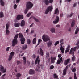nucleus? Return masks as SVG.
I'll list each match as a JSON object with an SVG mask.
<instances>
[{"mask_svg": "<svg viewBox=\"0 0 79 79\" xmlns=\"http://www.w3.org/2000/svg\"><path fill=\"white\" fill-rule=\"evenodd\" d=\"M9 27V24L8 23L6 24V34L7 35H9L10 33V31L8 30Z\"/></svg>", "mask_w": 79, "mask_h": 79, "instance_id": "0eeeda50", "label": "nucleus"}, {"mask_svg": "<svg viewBox=\"0 0 79 79\" xmlns=\"http://www.w3.org/2000/svg\"><path fill=\"white\" fill-rule=\"evenodd\" d=\"M36 42V38H35L33 39L32 41V43L33 44H35Z\"/></svg>", "mask_w": 79, "mask_h": 79, "instance_id": "5701e85b", "label": "nucleus"}, {"mask_svg": "<svg viewBox=\"0 0 79 79\" xmlns=\"http://www.w3.org/2000/svg\"><path fill=\"white\" fill-rule=\"evenodd\" d=\"M31 13H28L27 15V17H29L31 16Z\"/></svg>", "mask_w": 79, "mask_h": 79, "instance_id": "37998d69", "label": "nucleus"}, {"mask_svg": "<svg viewBox=\"0 0 79 79\" xmlns=\"http://www.w3.org/2000/svg\"><path fill=\"white\" fill-rule=\"evenodd\" d=\"M53 0H49V3H52L53 2Z\"/></svg>", "mask_w": 79, "mask_h": 79, "instance_id": "603ef678", "label": "nucleus"}, {"mask_svg": "<svg viewBox=\"0 0 79 79\" xmlns=\"http://www.w3.org/2000/svg\"><path fill=\"white\" fill-rule=\"evenodd\" d=\"M10 47H7V48H6V52L9 51L10 49Z\"/></svg>", "mask_w": 79, "mask_h": 79, "instance_id": "c03bdc74", "label": "nucleus"}, {"mask_svg": "<svg viewBox=\"0 0 79 79\" xmlns=\"http://www.w3.org/2000/svg\"><path fill=\"white\" fill-rule=\"evenodd\" d=\"M60 49L62 54H64L65 52V48L62 46H61Z\"/></svg>", "mask_w": 79, "mask_h": 79, "instance_id": "f3484780", "label": "nucleus"}, {"mask_svg": "<svg viewBox=\"0 0 79 79\" xmlns=\"http://www.w3.org/2000/svg\"><path fill=\"white\" fill-rule=\"evenodd\" d=\"M72 15H73V13H71V14L69 15V17H71L72 16Z\"/></svg>", "mask_w": 79, "mask_h": 79, "instance_id": "6e6d98bb", "label": "nucleus"}, {"mask_svg": "<svg viewBox=\"0 0 79 79\" xmlns=\"http://www.w3.org/2000/svg\"><path fill=\"white\" fill-rule=\"evenodd\" d=\"M39 69H40V68H38V67H37L36 68V69H35V71H39Z\"/></svg>", "mask_w": 79, "mask_h": 79, "instance_id": "a18cd8bd", "label": "nucleus"}, {"mask_svg": "<svg viewBox=\"0 0 79 79\" xmlns=\"http://www.w3.org/2000/svg\"><path fill=\"white\" fill-rule=\"evenodd\" d=\"M40 50V55L42 56H44V52L42 49L41 48H40L39 49Z\"/></svg>", "mask_w": 79, "mask_h": 79, "instance_id": "a211bd4d", "label": "nucleus"}, {"mask_svg": "<svg viewBox=\"0 0 79 79\" xmlns=\"http://www.w3.org/2000/svg\"><path fill=\"white\" fill-rule=\"evenodd\" d=\"M72 70L73 72H75L76 71V69L75 67H74L72 69Z\"/></svg>", "mask_w": 79, "mask_h": 79, "instance_id": "e433bc0d", "label": "nucleus"}, {"mask_svg": "<svg viewBox=\"0 0 79 79\" xmlns=\"http://www.w3.org/2000/svg\"><path fill=\"white\" fill-rule=\"evenodd\" d=\"M14 26L15 27H19L20 23H15L14 24Z\"/></svg>", "mask_w": 79, "mask_h": 79, "instance_id": "6ab92c4d", "label": "nucleus"}, {"mask_svg": "<svg viewBox=\"0 0 79 79\" xmlns=\"http://www.w3.org/2000/svg\"><path fill=\"white\" fill-rule=\"evenodd\" d=\"M20 61H18L17 62V65H19L20 64Z\"/></svg>", "mask_w": 79, "mask_h": 79, "instance_id": "5fc2aeb1", "label": "nucleus"}, {"mask_svg": "<svg viewBox=\"0 0 79 79\" xmlns=\"http://www.w3.org/2000/svg\"><path fill=\"white\" fill-rule=\"evenodd\" d=\"M70 45H68L67 48V49H70Z\"/></svg>", "mask_w": 79, "mask_h": 79, "instance_id": "680f3d73", "label": "nucleus"}, {"mask_svg": "<svg viewBox=\"0 0 79 79\" xmlns=\"http://www.w3.org/2000/svg\"><path fill=\"white\" fill-rule=\"evenodd\" d=\"M74 78L77 77L76 74V73H74Z\"/></svg>", "mask_w": 79, "mask_h": 79, "instance_id": "3c124183", "label": "nucleus"}, {"mask_svg": "<svg viewBox=\"0 0 79 79\" xmlns=\"http://www.w3.org/2000/svg\"><path fill=\"white\" fill-rule=\"evenodd\" d=\"M77 47H75L73 48V50L74 51H76L77 49Z\"/></svg>", "mask_w": 79, "mask_h": 79, "instance_id": "09e8293b", "label": "nucleus"}, {"mask_svg": "<svg viewBox=\"0 0 79 79\" xmlns=\"http://www.w3.org/2000/svg\"><path fill=\"white\" fill-rule=\"evenodd\" d=\"M23 63H24V64H25L26 62V58L25 57H23Z\"/></svg>", "mask_w": 79, "mask_h": 79, "instance_id": "7c9ffc66", "label": "nucleus"}, {"mask_svg": "<svg viewBox=\"0 0 79 79\" xmlns=\"http://www.w3.org/2000/svg\"><path fill=\"white\" fill-rule=\"evenodd\" d=\"M6 68L4 69V67L2 66V65H0V70L2 73H5L6 71Z\"/></svg>", "mask_w": 79, "mask_h": 79, "instance_id": "6e6552de", "label": "nucleus"}, {"mask_svg": "<svg viewBox=\"0 0 79 79\" xmlns=\"http://www.w3.org/2000/svg\"><path fill=\"white\" fill-rule=\"evenodd\" d=\"M59 11L58 10V8H56V10H55V12L54 14H57L58 13H59Z\"/></svg>", "mask_w": 79, "mask_h": 79, "instance_id": "2f4dec72", "label": "nucleus"}, {"mask_svg": "<svg viewBox=\"0 0 79 79\" xmlns=\"http://www.w3.org/2000/svg\"><path fill=\"white\" fill-rule=\"evenodd\" d=\"M32 18L36 22H38L39 21L38 19L36 18L35 17L33 16Z\"/></svg>", "mask_w": 79, "mask_h": 79, "instance_id": "473e14b6", "label": "nucleus"}, {"mask_svg": "<svg viewBox=\"0 0 79 79\" xmlns=\"http://www.w3.org/2000/svg\"><path fill=\"white\" fill-rule=\"evenodd\" d=\"M78 32H79V28L77 27L76 28L75 31V34H77L78 33Z\"/></svg>", "mask_w": 79, "mask_h": 79, "instance_id": "393cba45", "label": "nucleus"}, {"mask_svg": "<svg viewBox=\"0 0 79 79\" xmlns=\"http://www.w3.org/2000/svg\"><path fill=\"white\" fill-rule=\"evenodd\" d=\"M41 67V65L39 64H38L37 67H38L39 68H40Z\"/></svg>", "mask_w": 79, "mask_h": 79, "instance_id": "e2e57ef3", "label": "nucleus"}, {"mask_svg": "<svg viewBox=\"0 0 79 79\" xmlns=\"http://www.w3.org/2000/svg\"><path fill=\"white\" fill-rule=\"evenodd\" d=\"M69 67V65H67L65 68L63 70L62 75L63 76H64L66 74V72Z\"/></svg>", "mask_w": 79, "mask_h": 79, "instance_id": "423d86ee", "label": "nucleus"}, {"mask_svg": "<svg viewBox=\"0 0 79 79\" xmlns=\"http://www.w3.org/2000/svg\"><path fill=\"white\" fill-rule=\"evenodd\" d=\"M33 6V4L31 2H27L26 4V9L24 10V13L26 14L29 10L28 9L32 8Z\"/></svg>", "mask_w": 79, "mask_h": 79, "instance_id": "f257e3e1", "label": "nucleus"}, {"mask_svg": "<svg viewBox=\"0 0 79 79\" xmlns=\"http://www.w3.org/2000/svg\"><path fill=\"white\" fill-rule=\"evenodd\" d=\"M15 52H12L10 54L9 56V61H10L12 59L13 57L14 56Z\"/></svg>", "mask_w": 79, "mask_h": 79, "instance_id": "1a4fd4ad", "label": "nucleus"}, {"mask_svg": "<svg viewBox=\"0 0 79 79\" xmlns=\"http://www.w3.org/2000/svg\"><path fill=\"white\" fill-rule=\"evenodd\" d=\"M70 61V59L69 58L65 60L64 62V64L65 66L67 65L69 62Z\"/></svg>", "mask_w": 79, "mask_h": 79, "instance_id": "ddd939ff", "label": "nucleus"}, {"mask_svg": "<svg viewBox=\"0 0 79 79\" xmlns=\"http://www.w3.org/2000/svg\"><path fill=\"white\" fill-rule=\"evenodd\" d=\"M0 2H1V5H2V6H4L5 5L4 2L3 1V0H1Z\"/></svg>", "mask_w": 79, "mask_h": 79, "instance_id": "c756f323", "label": "nucleus"}, {"mask_svg": "<svg viewBox=\"0 0 79 79\" xmlns=\"http://www.w3.org/2000/svg\"><path fill=\"white\" fill-rule=\"evenodd\" d=\"M56 59V57H53L51 56V62L52 63L54 64L55 63V60Z\"/></svg>", "mask_w": 79, "mask_h": 79, "instance_id": "9d476101", "label": "nucleus"}, {"mask_svg": "<svg viewBox=\"0 0 79 79\" xmlns=\"http://www.w3.org/2000/svg\"><path fill=\"white\" fill-rule=\"evenodd\" d=\"M62 56V55L61 54L58 55V57L59 58H60Z\"/></svg>", "mask_w": 79, "mask_h": 79, "instance_id": "8fccbe9b", "label": "nucleus"}, {"mask_svg": "<svg viewBox=\"0 0 79 79\" xmlns=\"http://www.w3.org/2000/svg\"><path fill=\"white\" fill-rule=\"evenodd\" d=\"M25 25V21L24 20H22V22H21V23H20V26H21L23 27Z\"/></svg>", "mask_w": 79, "mask_h": 79, "instance_id": "412c9836", "label": "nucleus"}, {"mask_svg": "<svg viewBox=\"0 0 79 79\" xmlns=\"http://www.w3.org/2000/svg\"><path fill=\"white\" fill-rule=\"evenodd\" d=\"M52 43L51 41H49L48 43H47V45L48 47L51 46L52 45Z\"/></svg>", "mask_w": 79, "mask_h": 79, "instance_id": "c85d7f7f", "label": "nucleus"}, {"mask_svg": "<svg viewBox=\"0 0 79 79\" xmlns=\"http://www.w3.org/2000/svg\"><path fill=\"white\" fill-rule=\"evenodd\" d=\"M42 40L41 39H39L38 40V43H40L42 42Z\"/></svg>", "mask_w": 79, "mask_h": 79, "instance_id": "bf43d9fd", "label": "nucleus"}, {"mask_svg": "<svg viewBox=\"0 0 79 79\" xmlns=\"http://www.w3.org/2000/svg\"><path fill=\"white\" fill-rule=\"evenodd\" d=\"M17 7V5L16 4H15L14 6V9H16Z\"/></svg>", "mask_w": 79, "mask_h": 79, "instance_id": "de8ad7c7", "label": "nucleus"}, {"mask_svg": "<svg viewBox=\"0 0 79 79\" xmlns=\"http://www.w3.org/2000/svg\"><path fill=\"white\" fill-rule=\"evenodd\" d=\"M53 9V7L52 5L49 6L46 10L45 12V14H48L50 11V12H52Z\"/></svg>", "mask_w": 79, "mask_h": 79, "instance_id": "20e7f679", "label": "nucleus"}, {"mask_svg": "<svg viewBox=\"0 0 79 79\" xmlns=\"http://www.w3.org/2000/svg\"><path fill=\"white\" fill-rule=\"evenodd\" d=\"M63 60V58L62 57H60V58H59V59H58L57 60V62H56V64L57 65H58L59 64H60L61 62Z\"/></svg>", "mask_w": 79, "mask_h": 79, "instance_id": "9b49d317", "label": "nucleus"}, {"mask_svg": "<svg viewBox=\"0 0 79 79\" xmlns=\"http://www.w3.org/2000/svg\"><path fill=\"white\" fill-rule=\"evenodd\" d=\"M4 16L3 13L2 12L0 13V18H2Z\"/></svg>", "mask_w": 79, "mask_h": 79, "instance_id": "f704fd0d", "label": "nucleus"}, {"mask_svg": "<svg viewBox=\"0 0 79 79\" xmlns=\"http://www.w3.org/2000/svg\"><path fill=\"white\" fill-rule=\"evenodd\" d=\"M59 18L58 16H57L56 17V19H55V21H53V23L54 24H56V23H57L59 20Z\"/></svg>", "mask_w": 79, "mask_h": 79, "instance_id": "dca6fc26", "label": "nucleus"}, {"mask_svg": "<svg viewBox=\"0 0 79 79\" xmlns=\"http://www.w3.org/2000/svg\"><path fill=\"white\" fill-rule=\"evenodd\" d=\"M20 0H16V3H18L19 2Z\"/></svg>", "mask_w": 79, "mask_h": 79, "instance_id": "0e129e2a", "label": "nucleus"}, {"mask_svg": "<svg viewBox=\"0 0 79 79\" xmlns=\"http://www.w3.org/2000/svg\"><path fill=\"white\" fill-rule=\"evenodd\" d=\"M54 66L53 65H52L50 66V69L52 70V69H54Z\"/></svg>", "mask_w": 79, "mask_h": 79, "instance_id": "79ce46f5", "label": "nucleus"}, {"mask_svg": "<svg viewBox=\"0 0 79 79\" xmlns=\"http://www.w3.org/2000/svg\"><path fill=\"white\" fill-rule=\"evenodd\" d=\"M43 2L46 5H48L49 4V1L48 0H44Z\"/></svg>", "mask_w": 79, "mask_h": 79, "instance_id": "aec40b11", "label": "nucleus"}, {"mask_svg": "<svg viewBox=\"0 0 79 79\" xmlns=\"http://www.w3.org/2000/svg\"><path fill=\"white\" fill-rule=\"evenodd\" d=\"M73 48H72L71 49V50H70V52H69V54H73V53H74V52L73 51Z\"/></svg>", "mask_w": 79, "mask_h": 79, "instance_id": "bb28decb", "label": "nucleus"}, {"mask_svg": "<svg viewBox=\"0 0 79 79\" xmlns=\"http://www.w3.org/2000/svg\"><path fill=\"white\" fill-rule=\"evenodd\" d=\"M31 34H33L34 32V31L33 30H31Z\"/></svg>", "mask_w": 79, "mask_h": 79, "instance_id": "4d7b16f0", "label": "nucleus"}, {"mask_svg": "<svg viewBox=\"0 0 79 79\" xmlns=\"http://www.w3.org/2000/svg\"><path fill=\"white\" fill-rule=\"evenodd\" d=\"M76 59V57L75 56H73L72 58V60L73 61H74L75 60V59Z\"/></svg>", "mask_w": 79, "mask_h": 79, "instance_id": "a19ab883", "label": "nucleus"}, {"mask_svg": "<svg viewBox=\"0 0 79 79\" xmlns=\"http://www.w3.org/2000/svg\"><path fill=\"white\" fill-rule=\"evenodd\" d=\"M51 31L52 33H53L55 32V29L54 28H52L51 29Z\"/></svg>", "mask_w": 79, "mask_h": 79, "instance_id": "72a5a7b5", "label": "nucleus"}, {"mask_svg": "<svg viewBox=\"0 0 79 79\" xmlns=\"http://www.w3.org/2000/svg\"><path fill=\"white\" fill-rule=\"evenodd\" d=\"M63 41H64V40L62 39L60 40V43H61V42H63Z\"/></svg>", "mask_w": 79, "mask_h": 79, "instance_id": "052dcab7", "label": "nucleus"}, {"mask_svg": "<svg viewBox=\"0 0 79 79\" xmlns=\"http://www.w3.org/2000/svg\"><path fill=\"white\" fill-rule=\"evenodd\" d=\"M23 35L21 33H19V37L20 39H22L20 40V41H21V44H24L25 42V39L24 38H23Z\"/></svg>", "mask_w": 79, "mask_h": 79, "instance_id": "7ed1b4c3", "label": "nucleus"}, {"mask_svg": "<svg viewBox=\"0 0 79 79\" xmlns=\"http://www.w3.org/2000/svg\"><path fill=\"white\" fill-rule=\"evenodd\" d=\"M19 34H17L14 37V39L12 41V47H14L18 43L17 39L18 37Z\"/></svg>", "mask_w": 79, "mask_h": 79, "instance_id": "f03ea898", "label": "nucleus"}, {"mask_svg": "<svg viewBox=\"0 0 79 79\" xmlns=\"http://www.w3.org/2000/svg\"><path fill=\"white\" fill-rule=\"evenodd\" d=\"M53 77L54 79H56L58 77L56 74L54 73L53 74Z\"/></svg>", "mask_w": 79, "mask_h": 79, "instance_id": "cd10ccee", "label": "nucleus"}, {"mask_svg": "<svg viewBox=\"0 0 79 79\" xmlns=\"http://www.w3.org/2000/svg\"><path fill=\"white\" fill-rule=\"evenodd\" d=\"M29 73L30 75H34L35 73V71L34 70L31 69L29 71Z\"/></svg>", "mask_w": 79, "mask_h": 79, "instance_id": "2eb2a0df", "label": "nucleus"}, {"mask_svg": "<svg viewBox=\"0 0 79 79\" xmlns=\"http://www.w3.org/2000/svg\"><path fill=\"white\" fill-rule=\"evenodd\" d=\"M29 32V29L27 28L26 31V32L27 34H28Z\"/></svg>", "mask_w": 79, "mask_h": 79, "instance_id": "49530a36", "label": "nucleus"}, {"mask_svg": "<svg viewBox=\"0 0 79 79\" xmlns=\"http://www.w3.org/2000/svg\"><path fill=\"white\" fill-rule=\"evenodd\" d=\"M59 41H57L56 43H55L54 45L55 46H57L58 44H59Z\"/></svg>", "mask_w": 79, "mask_h": 79, "instance_id": "ea45409f", "label": "nucleus"}, {"mask_svg": "<svg viewBox=\"0 0 79 79\" xmlns=\"http://www.w3.org/2000/svg\"><path fill=\"white\" fill-rule=\"evenodd\" d=\"M60 16L61 17H62L63 16V14H60Z\"/></svg>", "mask_w": 79, "mask_h": 79, "instance_id": "774afa93", "label": "nucleus"}, {"mask_svg": "<svg viewBox=\"0 0 79 79\" xmlns=\"http://www.w3.org/2000/svg\"><path fill=\"white\" fill-rule=\"evenodd\" d=\"M49 57V54L48 52H47L46 54V57L47 59Z\"/></svg>", "mask_w": 79, "mask_h": 79, "instance_id": "a878e982", "label": "nucleus"}, {"mask_svg": "<svg viewBox=\"0 0 79 79\" xmlns=\"http://www.w3.org/2000/svg\"><path fill=\"white\" fill-rule=\"evenodd\" d=\"M79 44V40H78V41L77 42V45H78Z\"/></svg>", "mask_w": 79, "mask_h": 79, "instance_id": "69168bd1", "label": "nucleus"}, {"mask_svg": "<svg viewBox=\"0 0 79 79\" xmlns=\"http://www.w3.org/2000/svg\"><path fill=\"white\" fill-rule=\"evenodd\" d=\"M70 51V48H66V50H65V53H67V52H69Z\"/></svg>", "mask_w": 79, "mask_h": 79, "instance_id": "4c0bfd02", "label": "nucleus"}, {"mask_svg": "<svg viewBox=\"0 0 79 79\" xmlns=\"http://www.w3.org/2000/svg\"><path fill=\"white\" fill-rule=\"evenodd\" d=\"M27 44H30L31 43V40L29 39H28L27 40Z\"/></svg>", "mask_w": 79, "mask_h": 79, "instance_id": "58836bf2", "label": "nucleus"}, {"mask_svg": "<svg viewBox=\"0 0 79 79\" xmlns=\"http://www.w3.org/2000/svg\"><path fill=\"white\" fill-rule=\"evenodd\" d=\"M27 48V45H25L24 46H23V47H22V50H26Z\"/></svg>", "mask_w": 79, "mask_h": 79, "instance_id": "b1692460", "label": "nucleus"}, {"mask_svg": "<svg viewBox=\"0 0 79 79\" xmlns=\"http://www.w3.org/2000/svg\"><path fill=\"white\" fill-rule=\"evenodd\" d=\"M21 74L19 73H18L17 74H16V77H20L21 76Z\"/></svg>", "mask_w": 79, "mask_h": 79, "instance_id": "c9c22d12", "label": "nucleus"}, {"mask_svg": "<svg viewBox=\"0 0 79 79\" xmlns=\"http://www.w3.org/2000/svg\"><path fill=\"white\" fill-rule=\"evenodd\" d=\"M23 15H19L17 16V20H19L20 19H23Z\"/></svg>", "mask_w": 79, "mask_h": 79, "instance_id": "4468645a", "label": "nucleus"}, {"mask_svg": "<svg viewBox=\"0 0 79 79\" xmlns=\"http://www.w3.org/2000/svg\"><path fill=\"white\" fill-rule=\"evenodd\" d=\"M75 23V20H73L72 21V22L71 24V27H73Z\"/></svg>", "mask_w": 79, "mask_h": 79, "instance_id": "4be33fe9", "label": "nucleus"}, {"mask_svg": "<svg viewBox=\"0 0 79 79\" xmlns=\"http://www.w3.org/2000/svg\"><path fill=\"white\" fill-rule=\"evenodd\" d=\"M39 56H38L35 61V65H36L37 63L38 64H39L40 60V59H39Z\"/></svg>", "mask_w": 79, "mask_h": 79, "instance_id": "f8f14e48", "label": "nucleus"}, {"mask_svg": "<svg viewBox=\"0 0 79 79\" xmlns=\"http://www.w3.org/2000/svg\"><path fill=\"white\" fill-rule=\"evenodd\" d=\"M33 24H34V23H32L31 25H30V27H32V26H33Z\"/></svg>", "mask_w": 79, "mask_h": 79, "instance_id": "338daca9", "label": "nucleus"}, {"mask_svg": "<svg viewBox=\"0 0 79 79\" xmlns=\"http://www.w3.org/2000/svg\"><path fill=\"white\" fill-rule=\"evenodd\" d=\"M42 39L44 42H46L48 40H50L49 37L46 35H44L42 36Z\"/></svg>", "mask_w": 79, "mask_h": 79, "instance_id": "39448f33", "label": "nucleus"}, {"mask_svg": "<svg viewBox=\"0 0 79 79\" xmlns=\"http://www.w3.org/2000/svg\"><path fill=\"white\" fill-rule=\"evenodd\" d=\"M77 3H75L73 4V7H75L76 6V5H77Z\"/></svg>", "mask_w": 79, "mask_h": 79, "instance_id": "864d4df0", "label": "nucleus"}, {"mask_svg": "<svg viewBox=\"0 0 79 79\" xmlns=\"http://www.w3.org/2000/svg\"><path fill=\"white\" fill-rule=\"evenodd\" d=\"M33 57L34 58H36V55L35 54H33Z\"/></svg>", "mask_w": 79, "mask_h": 79, "instance_id": "13d9d810", "label": "nucleus"}]
</instances>
